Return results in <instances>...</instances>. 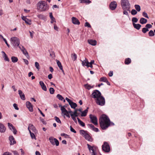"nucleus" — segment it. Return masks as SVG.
I'll return each instance as SVG.
<instances>
[{"instance_id": "22", "label": "nucleus", "mask_w": 155, "mask_h": 155, "mask_svg": "<svg viewBox=\"0 0 155 155\" xmlns=\"http://www.w3.org/2000/svg\"><path fill=\"white\" fill-rule=\"evenodd\" d=\"M133 25L134 27L137 29V30H139L141 27V25L139 24H135V23H133Z\"/></svg>"}, {"instance_id": "7", "label": "nucleus", "mask_w": 155, "mask_h": 155, "mask_svg": "<svg viewBox=\"0 0 155 155\" xmlns=\"http://www.w3.org/2000/svg\"><path fill=\"white\" fill-rule=\"evenodd\" d=\"M49 140L50 143L53 145H55L56 146H58L59 145V142L55 138H54L53 137H51L49 138Z\"/></svg>"}, {"instance_id": "60", "label": "nucleus", "mask_w": 155, "mask_h": 155, "mask_svg": "<svg viewBox=\"0 0 155 155\" xmlns=\"http://www.w3.org/2000/svg\"><path fill=\"white\" fill-rule=\"evenodd\" d=\"M88 126L91 128L92 130H93V129L94 128V127L93 125L92 124H88Z\"/></svg>"}, {"instance_id": "54", "label": "nucleus", "mask_w": 155, "mask_h": 155, "mask_svg": "<svg viewBox=\"0 0 155 155\" xmlns=\"http://www.w3.org/2000/svg\"><path fill=\"white\" fill-rule=\"evenodd\" d=\"M37 16L38 18L41 19H44L45 18L44 16L41 14L38 15Z\"/></svg>"}, {"instance_id": "51", "label": "nucleus", "mask_w": 155, "mask_h": 155, "mask_svg": "<svg viewBox=\"0 0 155 155\" xmlns=\"http://www.w3.org/2000/svg\"><path fill=\"white\" fill-rule=\"evenodd\" d=\"M35 65L36 68L39 70L40 68H39V64L37 62H36L35 63Z\"/></svg>"}, {"instance_id": "18", "label": "nucleus", "mask_w": 155, "mask_h": 155, "mask_svg": "<svg viewBox=\"0 0 155 155\" xmlns=\"http://www.w3.org/2000/svg\"><path fill=\"white\" fill-rule=\"evenodd\" d=\"M81 61L82 62V64L83 66H86L87 67L88 66L87 64L89 63V62L87 58H85L83 61L81 60Z\"/></svg>"}, {"instance_id": "12", "label": "nucleus", "mask_w": 155, "mask_h": 155, "mask_svg": "<svg viewBox=\"0 0 155 155\" xmlns=\"http://www.w3.org/2000/svg\"><path fill=\"white\" fill-rule=\"evenodd\" d=\"M26 105L28 109L30 112H33V111L32 105L29 101H27L26 103Z\"/></svg>"}, {"instance_id": "34", "label": "nucleus", "mask_w": 155, "mask_h": 155, "mask_svg": "<svg viewBox=\"0 0 155 155\" xmlns=\"http://www.w3.org/2000/svg\"><path fill=\"white\" fill-rule=\"evenodd\" d=\"M134 7L136 10L138 12H139L140 11V7L139 5H134Z\"/></svg>"}, {"instance_id": "63", "label": "nucleus", "mask_w": 155, "mask_h": 155, "mask_svg": "<svg viewBox=\"0 0 155 155\" xmlns=\"http://www.w3.org/2000/svg\"><path fill=\"white\" fill-rule=\"evenodd\" d=\"M108 75L110 77L112 76L113 75V71H110L108 74Z\"/></svg>"}, {"instance_id": "37", "label": "nucleus", "mask_w": 155, "mask_h": 155, "mask_svg": "<svg viewBox=\"0 0 155 155\" xmlns=\"http://www.w3.org/2000/svg\"><path fill=\"white\" fill-rule=\"evenodd\" d=\"M61 111L62 113L63 112H67V110L65 108V106H61Z\"/></svg>"}, {"instance_id": "44", "label": "nucleus", "mask_w": 155, "mask_h": 155, "mask_svg": "<svg viewBox=\"0 0 155 155\" xmlns=\"http://www.w3.org/2000/svg\"><path fill=\"white\" fill-rule=\"evenodd\" d=\"M8 126L9 127V128L11 130L12 128H14L15 127L13 126V125L11 124L8 123Z\"/></svg>"}, {"instance_id": "17", "label": "nucleus", "mask_w": 155, "mask_h": 155, "mask_svg": "<svg viewBox=\"0 0 155 155\" xmlns=\"http://www.w3.org/2000/svg\"><path fill=\"white\" fill-rule=\"evenodd\" d=\"M18 94H19L20 97L21 99L23 100H25V95L24 93H23L21 91L19 90L18 91Z\"/></svg>"}, {"instance_id": "11", "label": "nucleus", "mask_w": 155, "mask_h": 155, "mask_svg": "<svg viewBox=\"0 0 155 155\" xmlns=\"http://www.w3.org/2000/svg\"><path fill=\"white\" fill-rule=\"evenodd\" d=\"M117 5L116 2L114 1L111 2L110 5V8L111 10H114L117 7Z\"/></svg>"}, {"instance_id": "42", "label": "nucleus", "mask_w": 155, "mask_h": 155, "mask_svg": "<svg viewBox=\"0 0 155 155\" xmlns=\"http://www.w3.org/2000/svg\"><path fill=\"white\" fill-rule=\"evenodd\" d=\"M148 31L149 29H147V28H146V27L143 28L142 29V32L143 33H145L147 32Z\"/></svg>"}, {"instance_id": "1", "label": "nucleus", "mask_w": 155, "mask_h": 155, "mask_svg": "<svg viewBox=\"0 0 155 155\" xmlns=\"http://www.w3.org/2000/svg\"><path fill=\"white\" fill-rule=\"evenodd\" d=\"M100 127L103 130L106 129L109 126L114 125V124L111 122L109 117L105 114L102 115L99 119Z\"/></svg>"}, {"instance_id": "41", "label": "nucleus", "mask_w": 155, "mask_h": 155, "mask_svg": "<svg viewBox=\"0 0 155 155\" xmlns=\"http://www.w3.org/2000/svg\"><path fill=\"white\" fill-rule=\"evenodd\" d=\"M107 80V79L106 78L103 77L100 78V81L105 82Z\"/></svg>"}, {"instance_id": "40", "label": "nucleus", "mask_w": 155, "mask_h": 155, "mask_svg": "<svg viewBox=\"0 0 155 155\" xmlns=\"http://www.w3.org/2000/svg\"><path fill=\"white\" fill-rule=\"evenodd\" d=\"M85 87L88 90H90L91 88L93 87L91 86L90 85L87 84H85L84 85Z\"/></svg>"}, {"instance_id": "28", "label": "nucleus", "mask_w": 155, "mask_h": 155, "mask_svg": "<svg viewBox=\"0 0 155 155\" xmlns=\"http://www.w3.org/2000/svg\"><path fill=\"white\" fill-rule=\"evenodd\" d=\"M71 57L73 61H75L77 58V55L74 53L72 54L71 55Z\"/></svg>"}, {"instance_id": "57", "label": "nucleus", "mask_w": 155, "mask_h": 155, "mask_svg": "<svg viewBox=\"0 0 155 155\" xmlns=\"http://www.w3.org/2000/svg\"><path fill=\"white\" fill-rule=\"evenodd\" d=\"M70 130L74 133H76V131L73 128V127H72L71 126H70Z\"/></svg>"}, {"instance_id": "48", "label": "nucleus", "mask_w": 155, "mask_h": 155, "mask_svg": "<svg viewBox=\"0 0 155 155\" xmlns=\"http://www.w3.org/2000/svg\"><path fill=\"white\" fill-rule=\"evenodd\" d=\"M70 115L73 120L76 123L77 121L75 117H75L74 116H73L72 114H70Z\"/></svg>"}, {"instance_id": "47", "label": "nucleus", "mask_w": 155, "mask_h": 155, "mask_svg": "<svg viewBox=\"0 0 155 155\" xmlns=\"http://www.w3.org/2000/svg\"><path fill=\"white\" fill-rule=\"evenodd\" d=\"M77 110H75L73 113H71L70 114H72L73 116H74L75 117H77L78 116V113L77 112Z\"/></svg>"}, {"instance_id": "8", "label": "nucleus", "mask_w": 155, "mask_h": 155, "mask_svg": "<svg viewBox=\"0 0 155 155\" xmlns=\"http://www.w3.org/2000/svg\"><path fill=\"white\" fill-rule=\"evenodd\" d=\"M89 117L91 120V122L95 125H98L97 119V117L94 115L90 114L89 115Z\"/></svg>"}, {"instance_id": "32", "label": "nucleus", "mask_w": 155, "mask_h": 155, "mask_svg": "<svg viewBox=\"0 0 155 155\" xmlns=\"http://www.w3.org/2000/svg\"><path fill=\"white\" fill-rule=\"evenodd\" d=\"M94 60H92L91 61V62H89V63L87 64V68L89 67H90L91 68L93 67L92 64L94 63Z\"/></svg>"}, {"instance_id": "5", "label": "nucleus", "mask_w": 155, "mask_h": 155, "mask_svg": "<svg viewBox=\"0 0 155 155\" xmlns=\"http://www.w3.org/2000/svg\"><path fill=\"white\" fill-rule=\"evenodd\" d=\"M80 133L86 140L90 142H92L93 141L92 138L88 134V133L87 131L83 130H80Z\"/></svg>"}, {"instance_id": "53", "label": "nucleus", "mask_w": 155, "mask_h": 155, "mask_svg": "<svg viewBox=\"0 0 155 155\" xmlns=\"http://www.w3.org/2000/svg\"><path fill=\"white\" fill-rule=\"evenodd\" d=\"M81 3H84V2H87L88 3H90L91 2V1L89 0H81Z\"/></svg>"}, {"instance_id": "25", "label": "nucleus", "mask_w": 155, "mask_h": 155, "mask_svg": "<svg viewBox=\"0 0 155 155\" xmlns=\"http://www.w3.org/2000/svg\"><path fill=\"white\" fill-rule=\"evenodd\" d=\"M21 51L22 52L23 54L27 57L28 58L29 56V55L28 52L26 50V49L25 48H23L21 49Z\"/></svg>"}, {"instance_id": "52", "label": "nucleus", "mask_w": 155, "mask_h": 155, "mask_svg": "<svg viewBox=\"0 0 155 155\" xmlns=\"http://www.w3.org/2000/svg\"><path fill=\"white\" fill-rule=\"evenodd\" d=\"M124 10L123 14L124 15L128 16V13L127 12V9H123Z\"/></svg>"}, {"instance_id": "16", "label": "nucleus", "mask_w": 155, "mask_h": 155, "mask_svg": "<svg viewBox=\"0 0 155 155\" xmlns=\"http://www.w3.org/2000/svg\"><path fill=\"white\" fill-rule=\"evenodd\" d=\"M39 84L42 89L45 91H46L47 90V87L44 82L42 81H41L39 82Z\"/></svg>"}, {"instance_id": "39", "label": "nucleus", "mask_w": 155, "mask_h": 155, "mask_svg": "<svg viewBox=\"0 0 155 155\" xmlns=\"http://www.w3.org/2000/svg\"><path fill=\"white\" fill-rule=\"evenodd\" d=\"M56 97L59 100L63 101V100L64 99V98L62 97V96L59 94H58L57 95Z\"/></svg>"}, {"instance_id": "58", "label": "nucleus", "mask_w": 155, "mask_h": 155, "mask_svg": "<svg viewBox=\"0 0 155 155\" xmlns=\"http://www.w3.org/2000/svg\"><path fill=\"white\" fill-rule=\"evenodd\" d=\"M13 107L15 109L18 110L19 108L18 107L17 105L16 104H14L13 105Z\"/></svg>"}, {"instance_id": "35", "label": "nucleus", "mask_w": 155, "mask_h": 155, "mask_svg": "<svg viewBox=\"0 0 155 155\" xmlns=\"http://www.w3.org/2000/svg\"><path fill=\"white\" fill-rule=\"evenodd\" d=\"M29 132L30 134V135L31 138L32 139H35L36 140V139L35 134L33 133H32L31 131H30Z\"/></svg>"}, {"instance_id": "38", "label": "nucleus", "mask_w": 155, "mask_h": 155, "mask_svg": "<svg viewBox=\"0 0 155 155\" xmlns=\"http://www.w3.org/2000/svg\"><path fill=\"white\" fill-rule=\"evenodd\" d=\"M25 22L28 25H31V21L30 19H29L27 18V19L25 20Z\"/></svg>"}, {"instance_id": "61", "label": "nucleus", "mask_w": 155, "mask_h": 155, "mask_svg": "<svg viewBox=\"0 0 155 155\" xmlns=\"http://www.w3.org/2000/svg\"><path fill=\"white\" fill-rule=\"evenodd\" d=\"M85 26H87V27L88 28H91V25H90L89 23L88 22H86V23H85Z\"/></svg>"}, {"instance_id": "24", "label": "nucleus", "mask_w": 155, "mask_h": 155, "mask_svg": "<svg viewBox=\"0 0 155 155\" xmlns=\"http://www.w3.org/2000/svg\"><path fill=\"white\" fill-rule=\"evenodd\" d=\"M147 22V19L143 18H141L140 20V22L142 24H145Z\"/></svg>"}, {"instance_id": "27", "label": "nucleus", "mask_w": 155, "mask_h": 155, "mask_svg": "<svg viewBox=\"0 0 155 155\" xmlns=\"http://www.w3.org/2000/svg\"><path fill=\"white\" fill-rule=\"evenodd\" d=\"M2 53L3 54V57L4 58V60L5 61H9V59L8 58L7 55H6L5 53L3 51H2Z\"/></svg>"}, {"instance_id": "20", "label": "nucleus", "mask_w": 155, "mask_h": 155, "mask_svg": "<svg viewBox=\"0 0 155 155\" xmlns=\"http://www.w3.org/2000/svg\"><path fill=\"white\" fill-rule=\"evenodd\" d=\"M88 42L90 44L94 46L95 45L97 44V41L96 40H88Z\"/></svg>"}, {"instance_id": "3", "label": "nucleus", "mask_w": 155, "mask_h": 155, "mask_svg": "<svg viewBox=\"0 0 155 155\" xmlns=\"http://www.w3.org/2000/svg\"><path fill=\"white\" fill-rule=\"evenodd\" d=\"M37 10L40 12H45L49 9V5L45 1H40L36 5Z\"/></svg>"}, {"instance_id": "62", "label": "nucleus", "mask_w": 155, "mask_h": 155, "mask_svg": "<svg viewBox=\"0 0 155 155\" xmlns=\"http://www.w3.org/2000/svg\"><path fill=\"white\" fill-rule=\"evenodd\" d=\"M3 155H12V153L9 152H5L4 153Z\"/></svg>"}, {"instance_id": "21", "label": "nucleus", "mask_w": 155, "mask_h": 155, "mask_svg": "<svg viewBox=\"0 0 155 155\" xmlns=\"http://www.w3.org/2000/svg\"><path fill=\"white\" fill-rule=\"evenodd\" d=\"M49 16L51 20V23H53V22H56L55 19L53 16L51 12L50 13Z\"/></svg>"}, {"instance_id": "56", "label": "nucleus", "mask_w": 155, "mask_h": 155, "mask_svg": "<svg viewBox=\"0 0 155 155\" xmlns=\"http://www.w3.org/2000/svg\"><path fill=\"white\" fill-rule=\"evenodd\" d=\"M152 27V25L150 24H147L145 26V27L147 28L148 29V28H151Z\"/></svg>"}, {"instance_id": "14", "label": "nucleus", "mask_w": 155, "mask_h": 155, "mask_svg": "<svg viewBox=\"0 0 155 155\" xmlns=\"http://www.w3.org/2000/svg\"><path fill=\"white\" fill-rule=\"evenodd\" d=\"M71 19L72 22L75 25H79L80 24V22H79L78 20L76 18L74 17H72Z\"/></svg>"}, {"instance_id": "29", "label": "nucleus", "mask_w": 155, "mask_h": 155, "mask_svg": "<svg viewBox=\"0 0 155 155\" xmlns=\"http://www.w3.org/2000/svg\"><path fill=\"white\" fill-rule=\"evenodd\" d=\"M87 147L90 152L91 153V152H94V151L93 147L91 146L88 144H87Z\"/></svg>"}, {"instance_id": "43", "label": "nucleus", "mask_w": 155, "mask_h": 155, "mask_svg": "<svg viewBox=\"0 0 155 155\" xmlns=\"http://www.w3.org/2000/svg\"><path fill=\"white\" fill-rule=\"evenodd\" d=\"M138 19L136 17H133L132 19V21L133 23L137 22L138 21Z\"/></svg>"}, {"instance_id": "10", "label": "nucleus", "mask_w": 155, "mask_h": 155, "mask_svg": "<svg viewBox=\"0 0 155 155\" xmlns=\"http://www.w3.org/2000/svg\"><path fill=\"white\" fill-rule=\"evenodd\" d=\"M65 100L68 102L69 104L70 105L71 108L75 109L77 106V104L76 103L72 102L71 100L67 97L65 98Z\"/></svg>"}, {"instance_id": "4", "label": "nucleus", "mask_w": 155, "mask_h": 155, "mask_svg": "<svg viewBox=\"0 0 155 155\" xmlns=\"http://www.w3.org/2000/svg\"><path fill=\"white\" fill-rule=\"evenodd\" d=\"M120 4L123 9H127V11H130V5L128 0H121Z\"/></svg>"}, {"instance_id": "15", "label": "nucleus", "mask_w": 155, "mask_h": 155, "mask_svg": "<svg viewBox=\"0 0 155 155\" xmlns=\"http://www.w3.org/2000/svg\"><path fill=\"white\" fill-rule=\"evenodd\" d=\"M6 130V128L4 125L0 123V132L2 133H4Z\"/></svg>"}, {"instance_id": "30", "label": "nucleus", "mask_w": 155, "mask_h": 155, "mask_svg": "<svg viewBox=\"0 0 155 155\" xmlns=\"http://www.w3.org/2000/svg\"><path fill=\"white\" fill-rule=\"evenodd\" d=\"M11 60L12 61L13 63H15L18 60L17 58L14 56H12L11 57Z\"/></svg>"}, {"instance_id": "45", "label": "nucleus", "mask_w": 155, "mask_h": 155, "mask_svg": "<svg viewBox=\"0 0 155 155\" xmlns=\"http://www.w3.org/2000/svg\"><path fill=\"white\" fill-rule=\"evenodd\" d=\"M131 13L132 15H135L137 13V12L135 10L133 9L131 10Z\"/></svg>"}, {"instance_id": "26", "label": "nucleus", "mask_w": 155, "mask_h": 155, "mask_svg": "<svg viewBox=\"0 0 155 155\" xmlns=\"http://www.w3.org/2000/svg\"><path fill=\"white\" fill-rule=\"evenodd\" d=\"M57 63L59 68L62 70V71L64 72V71L63 69L62 66L61 64V63L58 60H56Z\"/></svg>"}, {"instance_id": "2", "label": "nucleus", "mask_w": 155, "mask_h": 155, "mask_svg": "<svg viewBox=\"0 0 155 155\" xmlns=\"http://www.w3.org/2000/svg\"><path fill=\"white\" fill-rule=\"evenodd\" d=\"M91 97L95 99L97 104L101 106H104L105 104L104 98L101 96V94L99 91L94 90L92 94Z\"/></svg>"}, {"instance_id": "46", "label": "nucleus", "mask_w": 155, "mask_h": 155, "mask_svg": "<svg viewBox=\"0 0 155 155\" xmlns=\"http://www.w3.org/2000/svg\"><path fill=\"white\" fill-rule=\"evenodd\" d=\"M50 93L51 94H53L54 92V89L52 87H50L49 89Z\"/></svg>"}, {"instance_id": "31", "label": "nucleus", "mask_w": 155, "mask_h": 155, "mask_svg": "<svg viewBox=\"0 0 155 155\" xmlns=\"http://www.w3.org/2000/svg\"><path fill=\"white\" fill-rule=\"evenodd\" d=\"M77 120L79 124L82 126L84 127L85 126L84 123L82 121H81L80 119L78 118H77Z\"/></svg>"}, {"instance_id": "9", "label": "nucleus", "mask_w": 155, "mask_h": 155, "mask_svg": "<svg viewBox=\"0 0 155 155\" xmlns=\"http://www.w3.org/2000/svg\"><path fill=\"white\" fill-rule=\"evenodd\" d=\"M103 150L105 152H108L110 151V147L108 144L106 142H104L102 146Z\"/></svg>"}, {"instance_id": "19", "label": "nucleus", "mask_w": 155, "mask_h": 155, "mask_svg": "<svg viewBox=\"0 0 155 155\" xmlns=\"http://www.w3.org/2000/svg\"><path fill=\"white\" fill-rule=\"evenodd\" d=\"M9 140L11 142V144H14L16 143V141L15 140L13 136H10L9 137Z\"/></svg>"}, {"instance_id": "64", "label": "nucleus", "mask_w": 155, "mask_h": 155, "mask_svg": "<svg viewBox=\"0 0 155 155\" xmlns=\"http://www.w3.org/2000/svg\"><path fill=\"white\" fill-rule=\"evenodd\" d=\"M23 60L25 62V63L27 65H28V61L25 59H23Z\"/></svg>"}, {"instance_id": "50", "label": "nucleus", "mask_w": 155, "mask_h": 155, "mask_svg": "<svg viewBox=\"0 0 155 155\" xmlns=\"http://www.w3.org/2000/svg\"><path fill=\"white\" fill-rule=\"evenodd\" d=\"M55 120L57 122H58V123H61V121L59 118H58V117H55Z\"/></svg>"}, {"instance_id": "6", "label": "nucleus", "mask_w": 155, "mask_h": 155, "mask_svg": "<svg viewBox=\"0 0 155 155\" xmlns=\"http://www.w3.org/2000/svg\"><path fill=\"white\" fill-rule=\"evenodd\" d=\"M11 43L15 47H17L20 44V40L15 37H12L10 39Z\"/></svg>"}, {"instance_id": "23", "label": "nucleus", "mask_w": 155, "mask_h": 155, "mask_svg": "<svg viewBox=\"0 0 155 155\" xmlns=\"http://www.w3.org/2000/svg\"><path fill=\"white\" fill-rule=\"evenodd\" d=\"M88 107H87V108L83 111L81 112V116L82 117H85L87 115V114L88 111Z\"/></svg>"}, {"instance_id": "55", "label": "nucleus", "mask_w": 155, "mask_h": 155, "mask_svg": "<svg viewBox=\"0 0 155 155\" xmlns=\"http://www.w3.org/2000/svg\"><path fill=\"white\" fill-rule=\"evenodd\" d=\"M11 130L13 131L14 134H16L17 130L15 129V127L12 128Z\"/></svg>"}, {"instance_id": "33", "label": "nucleus", "mask_w": 155, "mask_h": 155, "mask_svg": "<svg viewBox=\"0 0 155 155\" xmlns=\"http://www.w3.org/2000/svg\"><path fill=\"white\" fill-rule=\"evenodd\" d=\"M131 62V59L130 58H126L125 60V63L126 64H129Z\"/></svg>"}, {"instance_id": "13", "label": "nucleus", "mask_w": 155, "mask_h": 155, "mask_svg": "<svg viewBox=\"0 0 155 155\" xmlns=\"http://www.w3.org/2000/svg\"><path fill=\"white\" fill-rule=\"evenodd\" d=\"M28 129L29 131L31 130L32 131L34 132H35L36 131L35 126L32 124H29L28 127Z\"/></svg>"}, {"instance_id": "49", "label": "nucleus", "mask_w": 155, "mask_h": 155, "mask_svg": "<svg viewBox=\"0 0 155 155\" xmlns=\"http://www.w3.org/2000/svg\"><path fill=\"white\" fill-rule=\"evenodd\" d=\"M142 15H143V16H144V17H145L146 18H149V17H148V16L147 15V14L146 12H143V13H142Z\"/></svg>"}, {"instance_id": "36", "label": "nucleus", "mask_w": 155, "mask_h": 155, "mask_svg": "<svg viewBox=\"0 0 155 155\" xmlns=\"http://www.w3.org/2000/svg\"><path fill=\"white\" fill-rule=\"evenodd\" d=\"M154 32L153 30H150L149 32V35L150 36L152 37L154 35Z\"/></svg>"}, {"instance_id": "59", "label": "nucleus", "mask_w": 155, "mask_h": 155, "mask_svg": "<svg viewBox=\"0 0 155 155\" xmlns=\"http://www.w3.org/2000/svg\"><path fill=\"white\" fill-rule=\"evenodd\" d=\"M29 32L30 34L31 37L32 38H33V34L34 33V32L33 31H32V32H31V31H29Z\"/></svg>"}]
</instances>
